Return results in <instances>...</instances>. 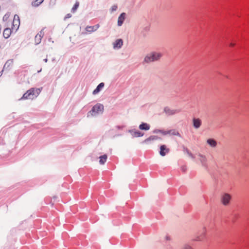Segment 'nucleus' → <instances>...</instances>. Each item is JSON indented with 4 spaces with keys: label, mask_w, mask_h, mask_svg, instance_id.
Listing matches in <instances>:
<instances>
[{
    "label": "nucleus",
    "mask_w": 249,
    "mask_h": 249,
    "mask_svg": "<svg viewBox=\"0 0 249 249\" xmlns=\"http://www.w3.org/2000/svg\"><path fill=\"white\" fill-rule=\"evenodd\" d=\"M162 56V54L160 52H153L147 54L144 59V62L146 63H150L154 61H158Z\"/></svg>",
    "instance_id": "nucleus-1"
},
{
    "label": "nucleus",
    "mask_w": 249,
    "mask_h": 249,
    "mask_svg": "<svg viewBox=\"0 0 249 249\" xmlns=\"http://www.w3.org/2000/svg\"><path fill=\"white\" fill-rule=\"evenodd\" d=\"M40 92V90L39 89H36L34 88L31 89L23 94L22 99H33L35 97H36Z\"/></svg>",
    "instance_id": "nucleus-2"
},
{
    "label": "nucleus",
    "mask_w": 249,
    "mask_h": 249,
    "mask_svg": "<svg viewBox=\"0 0 249 249\" xmlns=\"http://www.w3.org/2000/svg\"><path fill=\"white\" fill-rule=\"evenodd\" d=\"M104 110V106L101 104L95 105L91 109V110L88 113V116L90 115L91 116H94L100 113L103 112Z\"/></svg>",
    "instance_id": "nucleus-3"
},
{
    "label": "nucleus",
    "mask_w": 249,
    "mask_h": 249,
    "mask_svg": "<svg viewBox=\"0 0 249 249\" xmlns=\"http://www.w3.org/2000/svg\"><path fill=\"white\" fill-rule=\"evenodd\" d=\"M231 196L228 193H224L220 196V202L224 206H228L231 203Z\"/></svg>",
    "instance_id": "nucleus-4"
},
{
    "label": "nucleus",
    "mask_w": 249,
    "mask_h": 249,
    "mask_svg": "<svg viewBox=\"0 0 249 249\" xmlns=\"http://www.w3.org/2000/svg\"><path fill=\"white\" fill-rule=\"evenodd\" d=\"M164 112L167 116H172L180 112L179 109H172L168 107H166L163 109Z\"/></svg>",
    "instance_id": "nucleus-5"
},
{
    "label": "nucleus",
    "mask_w": 249,
    "mask_h": 249,
    "mask_svg": "<svg viewBox=\"0 0 249 249\" xmlns=\"http://www.w3.org/2000/svg\"><path fill=\"white\" fill-rule=\"evenodd\" d=\"M44 36V29L41 30L35 37V42L36 45L39 44L41 41L42 38Z\"/></svg>",
    "instance_id": "nucleus-6"
},
{
    "label": "nucleus",
    "mask_w": 249,
    "mask_h": 249,
    "mask_svg": "<svg viewBox=\"0 0 249 249\" xmlns=\"http://www.w3.org/2000/svg\"><path fill=\"white\" fill-rule=\"evenodd\" d=\"M193 126L196 128H199L202 124V121L199 118H193Z\"/></svg>",
    "instance_id": "nucleus-7"
},
{
    "label": "nucleus",
    "mask_w": 249,
    "mask_h": 249,
    "mask_svg": "<svg viewBox=\"0 0 249 249\" xmlns=\"http://www.w3.org/2000/svg\"><path fill=\"white\" fill-rule=\"evenodd\" d=\"M169 152V149L167 148L165 145H162L160 147V155L162 156H164L167 153Z\"/></svg>",
    "instance_id": "nucleus-8"
},
{
    "label": "nucleus",
    "mask_w": 249,
    "mask_h": 249,
    "mask_svg": "<svg viewBox=\"0 0 249 249\" xmlns=\"http://www.w3.org/2000/svg\"><path fill=\"white\" fill-rule=\"evenodd\" d=\"M100 27L99 24H96L94 26H88L86 28V31L88 32H92L96 31Z\"/></svg>",
    "instance_id": "nucleus-9"
},
{
    "label": "nucleus",
    "mask_w": 249,
    "mask_h": 249,
    "mask_svg": "<svg viewBox=\"0 0 249 249\" xmlns=\"http://www.w3.org/2000/svg\"><path fill=\"white\" fill-rule=\"evenodd\" d=\"M123 41L122 39H117L113 43V48L114 49H120L123 45Z\"/></svg>",
    "instance_id": "nucleus-10"
},
{
    "label": "nucleus",
    "mask_w": 249,
    "mask_h": 249,
    "mask_svg": "<svg viewBox=\"0 0 249 249\" xmlns=\"http://www.w3.org/2000/svg\"><path fill=\"white\" fill-rule=\"evenodd\" d=\"M129 132L133 137H142L143 135V133L138 130H130Z\"/></svg>",
    "instance_id": "nucleus-11"
},
{
    "label": "nucleus",
    "mask_w": 249,
    "mask_h": 249,
    "mask_svg": "<svg viewBox=\"0 0 249 249\" xmlns=\"http://www.w3.org/2000/svg\"><path fill=\"white\" fill-rule=\"evenodd\" d=\"M207 143L212 148H214L217 145V142L213 139H208L207 140Z\"/></svg>",
    "instance_id": "nucleus-12"
},
{
    "label": "nucleus",
    "mask_w": 249,
    "mask_h": 249,
    "mask_svg": "<svg viewBox=\"0 0 249 249\" xmlns=\"http://www.w3.org/2000/svg\"><path fill=\"white\" fill-rule=\"evenodd\" d=\"M125 14L124 13H123L120 15V16L119 17L118 19V26H120L123 24L124 21L125 19Z\"/></svg>",
    "instance_id": "nucleus-13"
},
{
    "label": "nucleus",
    "mask_w": 249,
    "mask_h": 249,
    "mask_svg": "<svg viewBox=\"0 0 249 249\" xmlns=\"http://www.w3.org/2000/svg\"><path fill=\"white\" fill-rule=\"evenodd\" d=\"M12 31L10 28H6L4 30L3 35L4 38H8L11 35Z\"/></svg>",
    "instance_id": "nucleus-14"
},
{
    "label": "nucleus",
    "mask_w": 249,
    "mask_h": 249,
    "mask_svg": "<svg viewBox=\"0 0 249 249\" xmlns=\"http://www.w3.org/2000/svg\"><path fill=\"white\" fill-rule=\"evenodd\" d=\"M150 125L146 123H142L139 125V128L141 130H148L150 129Z\"/></svg>",
    "instance_id": "nucleus-15"
},
{
    "label": "nucleus",
    "mask_w": 249,
    "mask_h": 249,
    "mask_svg": "<svg viewBox=\"0 0 249 249\" xmlns=\"http://www.w3.org/2000/svg\"><path fill=\"white\" fill-rule=\"evenodd\" d=\"M104 84L103 83H101L99 84V85L97 87V88L93 90V94H96L98 93L100 90L104 87Z\"/></svg>",
    "instance_id": "nucleus-16"
},
{
    "label": "nucleus",
    "mask_w": 249,
    "mask_h": 249,
    "mask_svg": "<svg viewBox=\"0 0 249 249\" xmlns=\"http://www.w3.org/2000/svg\"><path fill=\"white\" fill-rule=\"evenodd\" d=\"M107 155L105 154L103 156L99 157V163L100 164H104L107 161Z\"/></svg>",
    "instance_id": "nucleus-17"
},
{
    "label": "nucleus",
    "mask_w": 249,
    "mask_h": 249,
    "mask_svg": "<svg viewBox=\"0 0 249 249\" xmlns=\"http://www.w3.org/2000/svg\"><path fill=\"white\" fill-rule=\"evenodd\" d=\"M168 134L171 135L177 136L178 137H180V135L179 133L178 132V131L177 130H175V129L168 130Z\"/></svg>",
    "instance_id": "nucleus-18"
},
{
    "label": "nucleus",
    "mask_w": 249,
    "mask_h": 249,
    "mask_svg": "<svg viewBox=\"0 0 249 249\" xmlns=\"http://www.w3.org/2000/svg\"><path fill=\"white\" fill-rule=\"evenodd\" d=\"M199 160L201 161L202 164H205L206 162V158L205 156H203L200 154L198 155Z\"/></svg>",
    "instance_id": "nucleus-19"
},
{
    "label": "nucleus",
    "mask_w": 249,
    "mask_h": 249,
    "mask_svg": "<svg viewBox=\"0 0 249 249\" xmlns=\"http://www.w3.org/2000/svg\"><path fill=\"white\" fill-rule=\"evenodd\" d=\"M44 0H36L32 2V5L34 7H37L39 6L41 3L43 2Z\"/></svg>",
    "instance_id": "nucleus-20"
},
{
    "label": "nucleus",
    "mask_w": 249,
    "mask_h": 249,
    "mask_svg": "<svg viewBox=\"0 0 249 249\" xmlns=\"http://www.w3.org/2000/svg\"><path fill=\"white\" fill-rule=\"evenodd\" d=\"M159 138L157 136H151L149 137L148 138L146 139L145 140V142H148L149 141H150L157 140Z\"/></svg>",
    "instance_id": "nucleus-21"
},
{
    "label": "nucleus",
    "mask_w": 249,
    "mask_h": 249,
    "mask_svg": "<svg viewBox=\"0 0 249 249\" xmlns=\"http://www.w3.org/2000/svg\"><path fill=\"white\" fill-rule=\"evenodd\" d=\"M79 5V2H78V1L76 2V3H75V4L74 5V6L72 7V8L71 9V11L73 13L75 12V11L77 10V8L78 7Z\"/></svg>",
    "instance_id": "nucleus-22"
},
{
    "label": "nucleus",
    "mask_w": 249,
    "mask_h": 249,
    "mask_svg": "<svg viewBox=\"0 0 249 249\" xmlns=\"http://www.w3.org/2000/svg\"><path fill=\"white\" fill-rule=\"evenodd\" d=\"M122 129V127L121 126H116L115 128H114L113 129H112L111 130V132L112 133V134L115 132L116 131H117V130H119V129Z\"/></svg>",
    "instance_id": "nucleus-23"
},
{
    "label": "nucleus",
    "mask_w": 249,
    "mask_h": 249,
    "mask_svg": "<svg viewBox=\"0 0 249 249\" xmlns=\"http://www.w3.org/2000/svg\"><path fill=\"white\" fill-rule=\"evenodd\" d=\"M17 18H18V20H16V16H15L14 20H13V24H15L16 25L18 26L19 24V20L18 16L17 17Z\"/></svg>",
    "instance_id": "nucleus-24"
},
{
    "label": "nucleus",
    "mask_w": 249,
    "mask_h": 249,
    "mask_svg": "<svg viewBox=\"0 0 249 249\" xmlns=\"http://www.w3.org/2000/svg\"><path fill=\"white\" fill-rule=\"evenodd\" d=\"M117 8H118V6L117 5H116V4L113 5V6H111V7L110 8L111 12H113L114 11H116Z\"/></svg>",
    "instance_id": "nucleus-25"
},
{
    "label": "nucleus",
    "mask_w": 249,
    "mask_h": 249,
    "mask_svg": "<svg viewBox=\"0 0 249 249\" xmlns=\"http://www.w3.org/2000/svg\"><path fill=\"white\" fill-rule=\"evenodd\" d=\"M182 249H192V247L188 245L184 246Z\"/></svg>",
    "instance_id": "nucleus-26"
},
{
    "label": "nucleus",
    "mask_w": 249,
    "mask_h": 249,
    "mask_svg": "<svg viewBox=\"0 0 249 249\" xmlns=\"http://www.w3.org/2000/svg\"><path fill=\"white\" fill-rule=\"evenodd\" d=\"M158 131L161 133L162 134H163L164 135L168 134V131H161V130H159Z\"/></svg>",
    "instance_id": "nucleus-27"
},
{
    "label": "nucleus",
    "mask_w": 249,
    "mask_h": 249,
    "mask_svg": "<svg viewBox=\"0 0 249 249\" xmlns=\"http://www.w3.org/2000/svg\"><path fill=\"white\" fill-rule=\"evenodd\" d=\"M187 154L188 155V156L192 158V159H194L195 158V157L194 156V155L191 153H190V152H189V153H187Z\"/></svg>",
    "instance_id": "nucleus-28"
},
{
    "label": "nucleus",
    "mask_w": 249,
    "mask_h": 249,
    "mask_svg": "<svg viewBox=\"0 0 249 249\" xmlns=\"http://www.w3.org/2000/svg\"><path fill=\"white\" fill-rule=\"evenodd\" d=\"M187 154L188 155V156L192 158V159H194L195 158V157L194 156V155L191 153H190V152H189V153H187Z\"/></svg>",
    "instance_id": "nucleus-29"
},
{
    "label": "nucleus",
    "mask_w": 249,
    "mask_h": 249,
    "mask_svg": "<svg viewBox=\"0 0 249 249\" xmlns=\"http://www.w3.org/2000/svg\"><path fill=\"white\" fill-rule=\"evenodd\" d=\"M184 152L187 154L189 153V151L187 148L184 147Z\"/></svg>",
    "instance_id": "nucleus-30"
},
{
    "label": "nucleus",
    "mask_w": 249,
    "mask_h": 249,
    "mask_svg": "<svg viewBox=\"0 0 249 249\" xmlns=\"http://www.w3.org/2000/svg\"><path fill=\"white\" fill-rule=\"evenodd\" d=\"M71 17V14H68L66 16V18H70Z\"/></svg>",
    "instance_id": "nucleus-31"
},
{
    "label": "nucleus",
    "mask_w": 249,
    "mask_h": 249,
    "mask_svg": "<svg viewBox=\"0 0 249 249\" xmlns=\"http://www.w3.org/2000/svg\"><path fill=\"white\" fill-rule=\"evenodd\" d=\"M235 45V44L234 43H230V47H234Z\"/></svg>",
    "instance_id": "nucleus-32"
},
{
    "label": "nucleus",
    "mask_w": 249,
    "mask_h": 249,
    "mask_svg": "<svg viewBox=\"0 0 249 249\" xmlns=\"http://www.w3.org/2000/svg\"><path fill=\"white\" fill-rule=\"evenodd\" d=\"M186 170V166H184V167H182V170L183 171V172H185Z\"/></svg>",
    "instance_id": "nucleus-33"
},
{
    "label": "nucleus",
    "mask_w": 249,
    "mask_h": 249,
    "mask_svg": "<svg viewBox=\"0 0 249 249\" xmlns=\"http://www.w3.org/2000/svg\"><path fill=\"white\" fill-rule=\"evenodd\" d=\"M43 60H44V61L45 63H46V62L48 61V59H47V58H45V59H44Z\"/></svg>",
    "instance_id": "nucleus-34"
}]
</instances>
